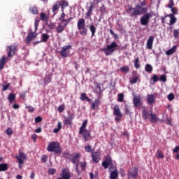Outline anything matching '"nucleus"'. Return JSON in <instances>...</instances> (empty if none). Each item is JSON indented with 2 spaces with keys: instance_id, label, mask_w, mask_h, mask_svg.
<instances>
[{
  "instance_id": "55",
  "label": "nucleus",
  "mask_w": 179,
  "mask_h": 179,
  "mask_svg": "<svg viewBox=\"0 0 179 179\" xmlns=\"http://www.w3.org/2000/svg\"><path fill=\"white\" fill-rule=\"evenodd\" d=\"M178 36H179V29H174L173 30V37H175V38H178Z\"/></svg>"
},
{
  "instance_id": "2",
  "label": "nucleus",
  "mask_w": 179,
  "mask_h": 179,
  "mask_svg": "<svg viewBox=\"0 0 179 179\" xmlns=\"http://www.w3.org/2000/svg\"><path fill=\"white\" fill-rule=\"evenodd\" d=\"M46 149L48 152H54L55 155H59L62 153V148H61L59 143L56 141H52L49 143Z\"/></svg>"
},
{
  "instance_id": "13",
  "label": "nucleus",
  "mask_w": 179,
  "mask_h": 179,
  "mask_svg": "<svg viewBox=\"0 0 179 179\" xmlns=\"http://www.w3.org/2000/svg\"><path fill=\"white\" fill-rule=\"evenodd\" d=\"M80 135H82L84 141L87 142L90 138H92V134H90V130H84L82 133H78Z\"/></svg>"
},
{
  "instance_id": "40",
  "label": "nucleus",
  "mask_w": 179,
  "mask_h": 179,
  "mask_svg": "<svg viewBox=\"0 0 179 179\" xmlns=\"http://www.w3.org/2000/svg\"><path fill=\"white\" fill-rule=\"evenodd\" d=\"M41 16V20H43V22H48V16L45 13H41L40 14Z\"/></svg>"
},
{
  "instance_id": "11",
  "label": "nucleus",
  "mask_w": 179,
  "mask_h": 179,
  "mask_svg": "<svg viewBox=\"0 0 179 179\" xmlns=\"http://www.w3.org/2000/svg\"><path fill=\"white\" fill-rule=\"evenodd\" d=\"M133 104L136 108H138V107H141L142 106V99H141L140 95H135L133 97Z\"/></svg>"
},
{
  "instance_id": "44",
  "label": "nucleus",
  "mask_w": 179,
  "mask_h": 179,
  "mask_svg": "<svg viewBox=\"0 0 179 179\" xmlns=\"http://www.w3.org/2000/svg\"><path fill=\"white\" fill-rule=\"evenodd\" d=\"M158 80L159 77L156 74H154L152 77L150 78V82H152V85H155V83H156V82H158Z\"/></svg>"
},
{
  "instance_id": "26",
  "label": "nucleus",
  "mask_w": 179,
  "mask_h": 179,
  "mask_svg": "<svg viewBox=\"0 0 179 179\" xmlns=\"http://www.w3.org/2000/svg\"><path fill=\"white\" fill-rule=\"evenodd\" d=\"M155 100H156V97L153 94H148L147 96V101L149 104H153L155 103Z\"/></svg>"
},
{
  "instance_id": "37",
  "label": "nucleus",
  "mask_w": 179,
  "mask_h": 179,
  "mask_svg": "<svg viewBox=\"0 0 179 179\" xmlns=\"http://www.w3.org/2000/svg\"><path fill=\"white\" fill-rule=\"evenodd\" d=\"M59 8H61V6L59 4V1H57L54 5L53 7L52 8V10L53 12V13H55L56 10H58Z\"/></svg>"
},
{
  "instance_id": "18",
  "label": "nucleus",
  "mask_w": 179,
  "mask_h": 179,
  "mask_svg": "<svg viewBox=\"0 0 179 179\" xmlns=\"http://www.w3.org/2000/svg\"><path fill=\"white\" fill-rule=\"evenodd\" d=\"M79 157H80V154L76 153L75 155H72L70 162H72V163H73L74 164H78Z\"/></svg>"
},
{
  "instance_id": "9",
  "label": "nucleus",
  "mask_w": 179,
  "mask_h": 179,
  "mask_svg": "<svg viewBox=\"0 0 179 179\" xmlns=\"http://www.w3.org/2000/svg\"><path fill=\"white\" fill-rule=\"evenodd\" d=\"M113 115H116L117 117H115V120L117 122H120L121 121V118L122 117V113H121V110H120V106L118 105H115L113 108Z\"/></svg>"
},
{
  "instance_id": "48",
  "label": "nucleus",
  "mask_w": 179,
  "mask_h": 179,
  "mask_svg": "<svg viewBox=\"0 0 179 179\" xmlns=\"http://www.w3.org/2000/svg\"><path fill=\"white\" fill-rule=\"evenodd\" d=\"M124 113H125L126 115H132V112H131V110H129V108L128 107L127 105L125 106Z\"/></svg>"
},
{
  "instance_id": "3",
  "label": "nucleus",
  "mask_w": 179,
  "mask_h": 179,
  "mask_svg": "<svg viewBox=\"0 0 179 179\" xmlns=\"http://www.w3.org/2000/svg\"><path fill=\"white\" fill-rule=\"evenodd\" d=\"M77 29L80 31L81 36H87V28H86V20L80 18L77 22Z\"/></svg>"
},
{
  "instance_id": "32",
  "label": "nucleus",
  "mask_w": 179,
  "mask_h": 179,
  "mask_svg": "<svg viewBox=\"0 0 179 179\" xmlns=\"http://www.w3.org/2000/svg\"><path fill=\"white\" fill-rule=\"evenodd\" d=\"M150 122H152V124L157 122V117L156 116V114L150 113Z\"/></svg>"
},
{
  "instance_id": "53",
  "label": "nucleus",
  "mask_w": 179,
  "mask_h": 179,
  "mask_svg": "<svg viewBox=\"0 0 179 179\" xmlns=\"http://www.w3.org/2000/svg\"><path fill=\"white\" fill-rule=\"evenodd\" d=\"M110 163L107 162V160H105L102 162V166L103 167H104V169H108V166H110Z\"/></svg>"
},
{
  "instance_id": "31",
  "label": "nucleus",
  "mask_w": 179,
  "mask_h": 179,
  "mask_svg": "<svg viewBox=\"0 0 179 179\" xmlns=\"http://www.w3.org/2000/svg\"><path fill=\"white\" fill-rule=\"evenodd\" d=\"M109 177H110V179H117L118 171H117L116 170L111 171Z\"/></svg>"
},
{
  "instance_id": "6",
  "label": "nucleus",
  "mask_w": 179,
  "mask_h": 179,
  "mask_svg": "<svg viewBox=\"0 0 179 179\" xmlns=\"http://www.w3.org/2000/svg\"><path fill=\"white\" fill-rule=\"evenodd\" d=\"M153 15L150 13H145L140 19V23L141 26H148L149 24V22L150 21L151 17H152Z\"/></svg>"
},
{
  "instance_id": "14",
  "label": "nucleus",
  "mask_w": 179,
  "mask_h": 179,
  "mask_svg": "<svg viewBox=\"0 0 179 179\" xmlns=\"http://www.w3.org/2000/svg\"><path fill=\"white\" fill-rule=\"evenodd\" d=\"M62 179H70L71 178V172L69 169H63L62 170L61 178Z\"/></svg>"
},
{
  "instance_id": "38",
  "label": "nucleus",
  "mask_w": 179,
  "mask_h": 179,
  "mask_svg": "<svg viewBox=\"0 0 179 179\" xmlns=\"http://www.w3.org/2000/svg\"><path fill=\"white\" fill-rule=\"evenodd\" d=\"M65 25H62L61 24H59V26L56 28L57 32V33H62L64 30H65Z\"/></svg>"
},
{
  "instance_id": "4",
  "label": "nucleus",
  "mask_w": 179,
  "mask_h": 179,
  "mask_svg": "<svg viewBox=\"0 0 179 179\" xmlns=\"http://www.w3.org/2000/svg\"><path fill=\"white\" fill-rule=\"evenodd\" d=\"M118 47V44H117L116 42H112L110 45H108L106 48L103 49V51L106 55V57H108V55H111L114 51H117V48Z\"/></svg>"
},
{
  "instance_id": "33",
  "label": "nucleus",
  "mask_w": 179,
  "mask_h": 179,
  "mask_svg": "<svg viewBox=\"0 0 179 179\" xmlns=\"http://www.w3.org/2000/svg\"><path fill=\"white\" fill-rule=\"evenodd\" d=\"M62 129V123L61 122H58L57 123V128H55L53 129V134H58L59 131Z\"/></svg>"
},
{
  "instance_id": "28",
  "label": "nucleus",
  "mask_w": 179,
  "mask_h": 179,
  "mask_svg": "<svg viewBox=\"0 0 179 179\" xmlns=\"http://www.w3.org/2000/svg\"><path fill=\"white\" fill-rule=\"evenodd\" d=\"M177 50V45H174L171 48V49L168 50L166 52V54L167 55H173V54H174L176 52V51Z\"/></svg>"
},
{
  "instance_id": "22",
  "label": "nucleus",
  "mask_w": 179,
  "mask_h": 179,
  "mask_svg": "<svg viewBox=\"0 0 179 179\" xmlns=\"http://www.w3.org/2000/svg\"><path fill=\"white\" fill-rule=\"evenodd\" d=\"M7 59H8V57L5 56H2L1 58L0 59V71H2V69H3V67L5 66V64Z\"/></svg>"
},
{
  "instance_id": "50",
  "label": "nucleus",
  "mask_w": 179,
  "mask_h": 179,
  "mask_svg": "<svg viewBox=\"0 0 179 179\" xmlns=\"http://www.w3.org/2000/svg\"><path fill=\"white\" fill-rule=\"evenodd\" d=\"M171 10L172 12L171 15H173V16H174L175 15H178V8H177L176 7L171 8Z\"/></svg>"
},
{
  "instance_id": "27",
  "label": "nucleus",
  "mask_w": 179,
  "mask_h": 179,
  "mask_svg": "<svg viewBox=\"0 0 179 179\" xmlns=\"http://www.w3.org/2000/svg\"><path fill=\"white\" fill-rule=\"evenodd\" d=\"M80 100H81V101H85V100L88 103H90V98H89V96H87L86 93H82L81 94L80 97Z\"/></svg>"
},
{
  "instance_id": "10",
  "label": "nucleus",
  "mask_w": 179,
  "mask_h": 179,
  "mask_svg": "<svg viewBox=\"0 0 179 179\" xmlns=\"http://www.w3.org/2000/svg\"><path fill=\"white\" fill-rule=\"evenodd\" d=\"M138 167L135 166L129 169L127 176L129 178L135 179V178H138Z\"/></svg>"
},
{
  "instance_id": "42",
  "label": "nucleus",
  "mask_w": 179,
  "mask_h": 179,
  "mask_svg": "<svg viewBox=\"0 0 179 179\" xmlns=\"http://www.w3.org/2000/svg\"><path fill=\"white\" fill-rule=\"evenodd\" d=\"M138 80L141 82V80H139V77L134 76L132 78H130L129 82L130 83H131V85H135V83H137Z\"/></svg>"
},
{
  "instance_id": "39",
  "label": "nucleus",
  "mask_w": 179,
  "mask_h": 179,
  "mask_svg": "<svg viewBox=\"0 0 179 179\" xmlns=\"http://www.w3.org/2000/svg\"><path fill=\"white\" fill-rule=\"evenodd\" d=\"M41 37L43 43H47V41H48V40L50 39V35H48V34H43Z\"/></svg>"
},
{
  "instance_id": "36",
  "label": "nucleus",
  "mask_w": 179,
  "mask_h": 179,
  "mask_svg": "<svg viewBox=\"0 0 179 179\" xmlns=\"http://www.w3.org/2000/svg\"><path fill=\"white\" fill-rule=\"evenodd\" d=\"M73 155H71L69 152H64L62 154V157H64L65 159H67V160H69V162H71Z\"/></svg>"
},
{
  "instance_id": "1",
  "label": "nucleus",
  "mask_w": 179,
  "mask_h": 179,
  "mask_svg": "<svg viewBox=\"0 0 179 179\" xmlns=\"http://www.w3.org/2000/svg\"><path fill=\"white\" fill-rule=\"evenodd\" d=\"M142 6H146V3L145 1H141L140 6L137 5L136 8L129 6L127 9V12L131 17H135V19H136L138 16H141V15H143V13L148 12V7Z\"/></svg>"
},
{
  "instance_id": "49",
  "label": "nucleus",
  "mask_w": 179,
  "mask_h": 179,
  "mask_svg": "<svg viewBox=\"0 0 179 179\" xmlns=\"http://www.w3.org/2000/svg\"><path fill=\"white\" fill-rule=\"evenodd\" d=\"M72 19H73V17H70V18H69V19H65V18H63L62 20V22H66V23H64V26L66 27L67 26H68V24H69V22H71V20H72Z\"/></svg>"
},
{
  "instance_id": "52",
  "label": "nucleus",
  "mask_w": 179,
  "mask_h": 179,
  "mask_svg": "<svg viewBox=\"0 0 179 179\" xmlns=\"http://www.w3.org/2000/svg\"><path fill=\"white\" fill-rule=\"evenodd\" d=\"M167 99H168V100H169V101H173V100L174 99H176V96L174 95V94L170 93V94L167 96Z\"/></svg>"
},
{
  "instance_id": "45",
  "label": "nucleus",
  "mask_w": 179,
  "mask_h": 179,
  "mask_svg": "<svg viewBox=\"0 0 179 179\" xmlns=\"http://www.w3.org/2000/svg\"><path fill=\"white\" fill-rule=\"evenodd\" d=\"M134 66L136 69H139V68H141V64H139V57L135 59Z\"/></svg>"
},
{
  "instance_id": "41",
  "label": "nucleus",
  "mask_w": 179,
  "mask_h": 179,
  "mask_svg": "<svg viewBox=\"0 0 179 179\" xmlns=\"http://www.w3.org/2000/svg\"><path fill=\"white\" fill-rule=\"evenodd\" d=\"M29 12L33 15H37V13H38V8L36 6L31 7L29 8Z\"/></svg>"
},
{
  "instance_id": "35",
  "label": "nucleus",
  "mask_w": 179,
  "mask_h": 179,
  "mask_svg": "<svg viewBox=\"0 0 179 179\" xmlns=\"http://www.w3.org/2000/svg\"><path fill=\"white\" fill-rule=\"evenodd\" d=\"M145 71L148 73H152V71H153V66L149 64H147L145 66Z\"/></svg>"
},
{
  "instance_id": "16",
  "label": "nucleus",
  "mask_w": 179,
  "mask_h": 179,
  "mask_svg": "<svg viewBox=\"0 0 179 179\" xmlns=\"http://www.w3.org/2000/svg\"><path fill=\"white\" fill-rule=\"evenodd\" d=\"M153 41H155V37L152 36H150L146 44L148 50H152V48H153Z\"/></svg>"
},
{
  "instance_id": "60",
  "label": "nucleus",
  "mask_w": 179,
  "mask_h": 179,
  "mask_svg": "<svg viewBox=\"0 0 179 179\" xmlns=\"http://www.w3.org/2000/svg\"><path fill=\"white\" fill-rule=\"evenodd\" d=\"M64 110H65V106L64 105H60L57 108V110L59 111V113H62L64 111Z\"/></svg>"
},
{
  "instance_id": "7",
  "label": "nucleus",
  "mask_w": 179,
  "mask_h": 179,
  "mask_svg": "<svg viewBox=\"0 0 179 179\" xmlns=\"http://www.w3.org/2000/svg\"><path fill=\"white\" fill-rule=\"evenodd\" d=\"M15 159L17 160L20 169H22L24 163V160H27V155L22 152L20 150H19V155L15 156Z\"/></svg>"
},
{
  "instance_id": "57",
  "label": "nucleus",
  "mask_w": 179,
  "mask_h": 179,
  "mask_svg": "<svg viewBox=\"0 0 179 179\" xmlns=\"http://www.w3.org/2000/svg\"><path fill=\"white\" fill-rule=\"evenodd\" d=\"M159 80H161V82H167V77H166V75H162L159 77Z\"/></svg>"
},
{
  "instance_id": "54",
  "label": "nucleus",
  "mask_w": 179,
  "mask_h": 179,
  "mask_svg": "<svg viewBox=\"0 0 179 179\" xmlns=\"http://www.w3.org/2000/svg\"><path fill=\"white\" fill-rule=\"evenodd\" d=\"M84 149L85 150V152H92V150H93V149L92 148V145H88L84 147Z\"/></svg>"
},
{
  "instance_id": "62",
  "label": "nucleus",
  "mask_w": 179,
  "mask_h": 179,
  "mask_svg": "<svg viewBox=\"0 0 179 179\" xmlns=\"http://www.w3.org/2000/svg\"><path fill=\"white\" fill-rule=\"evenodd\" d=\"M43 121V117L41 116H38L35 118V122L38 123Z\"/></svg>"
},
{
  "instance_id": "51",
  "label": "nucleus",
  "mask_w": 179,
  "mask_h": 179,
  "mask_svg": "<svg viewBox=\"0 0 179 179\" xmlns=\"http://www.w3.org/2000/svg\"><path fill=\"white\" fill-rule=\"evenodd\" d=\"M117 101H119V103H122V101H124V94H118Z\"/></svg>"
},
{
  "instance_id": "19",
  "label": "nucleus",
  "mask_w": 179,
  "mask_h": 179,
  "mask_svg": "<svg viewBox=\"0 0 179 179\" xmlns=\"http://www.w3.org/2000/svg\"><path fill=\"white\" fill-rule=\"evenodd\" d=\"M51 79H52V73H49L48 74H46L44 78V84L48 85V83H51Z\"/></svg>"
},
{
  "instance_id": "43",
  "label": "nucleus",
  "mask_w": 179,
  "mask_h": 179,
  "mask_svg": "<svg viewBox=\"0 0 179 179\" xmlns=\"http://www.w3.org/2000/svg\"><path fill=\"white\" fill-rule=\"evenodd\" d=\"M9 167L8 164H0V171H6Z\"/></svg>"
},
{
  "instance_id": "8",
  "label": "nucleus",
  "mask_w": 179,
  "mask_h": 179,
  "mask_svg": "<svg viewBox=\"0 0 179 179\" xmlns=\"http://www.w3.org/2000/svg\"><path fill=\"white\" fill-rule=\"evenodd\" d=\"M71 48H72L71 45H65L62 48V50L59 52L61 57H62V58L69 57V54H71Z\"/></svg>"
},
{
  "instance_id": "58",
  "label": "nucleus",
  "mask_w": 179,
  "mask_h": 179,
  "mask_svg": "<svg viewBox=\"0 0 179 179\" xmlns=\"http://www.w3.org/2000/svg\"><path fill=\"white\" fill-rule=\"evenodd\" d=\"M6 133L7 134V135H8L9 136H10V135H13V130H12V129L10 128H8L6 130Z\"/></svg>"
},
{
  "instance_id": "61",
  "label": "nucleus",
  "mask_w": 179,
  "mask_h": 179,
  "mask_svg": "<svg viewBox=\"0 0 179 179\" xmlns=\"http://www.w3.org/2000/svg\"><path fill=\"white\" fill-rule=\"evenodd\" d=\"M57 173V170L55 169H50L48 170V174H50V176H54Z\"/></svg>"
},
{
  "instance_id": "63",
  "label": "nucleus",
  "mask_w": 179,
  "mask_h": 179,
  "mask_svg": "<svg viewBox=\"0 0 179 179\" xmlns=\"http://www.w3.org/2000/svg\"><path fill=\"white\" fill-rule=\"evenodd\" d=\"M170 3L168 5V8H170V9L174 8V1L173 0L169 1Z\"/></svg>"
},
{
  "instance_id": "29",
  "label": "nucleus",
  "mask_w": 179,
  "mask_h": 179,
  "mask_svg": "<svg viewBox=\"0 0 179 179\" xmlns=\"http://www.w3.org/2000/svg\"><path fill=\"white\" fill-rule=\"evenodd\" d=\"M59 3L62 8V12H64L65 8H66L69 5L68 1H59Z\"/></svg>"
},
{
  "instance_id": "24",
  "label": "nucleus",
  "mask_w": 179,
  "mask_h": 179,
  "mask_svg": "<svg viewBox=\"0 0 179 179\" xmlns=\"http://www.w3.org/2000/svg\"><path fill=\"white\" fill-rule=\"evenodd\" d=\"M168 17H170V21H169V25L172 26V24H174L177 22V18L176 16L173 15V14H169Z\"/></svg>"
},
{
  "instance_id": "64",
  "label": "nucleus",
  "mask_w": 179,
  "mask_h": 179,
  "mask_svg": "<svg viewBox=\"0 0 179 179\" xmlns=\"http://www.w3.org/2000/svg\"><path fill=\"white\" fill-rule=\"evenodd\" d=\"M25 108H29L28 111L29 113H34V108L31 107V106H25Z\"/></svg>"
},
{
  "instance_id": "23",
  "label": "nucleus",
  "mask_w": 179,
  "mask_h": 179,
  "mask_svg": "<svg viewBox=\"0 0 179 179\" xmlns=\"http://www.w3.org/2000/svg\"><path fill=\"white\" fill-rule=\"evenodd\" d=\"M99 156H100V152H92V160L94 163H99Z\"/></svg>"
},
{
  "instance_id": "17",
  "label": "nucleus",
  "mask_w": 179,
  "mask_h": 179,
  "mask_svg": "<svg viewBox=\"0 0 179 179\" xmlns=\"http://www.w3.org/2000/svg\"><path fill=\"white\" fill-rule=\"evenodd\" d=\"M150 117V113L146 110L143 109L142 110V118L144 120V121H148V119Z\"/></svg>"
},
{
  "instance_id": "25",
  "label": "nucleus",
  "mask_w": 179,
  "mask_h": 179,
  "mask_svg": "<svg viewBox=\"0 0 179 179\" xmlns=\"http://www.w3.org/2000/svg\"><path fill=\"white\" fill-rule=\"evenodd\" d=\"M93 8H94L93 3H91L90 8L86 13V15H85L86 19H88V17H90V16H92V13H93Z\"/></svg>"
},
{
  "instance_id": "47",
  "label": "nucleus",
  "mask_w": 179,
  "mask_h": 179,
  "mask_svg": "<svg viewBox=\"0 0 179 179\" xmlns=\"http://www.w3.org/2000/svg\"><path fill=\"white\" fill-rule=\"evenodd\" d=\"M157 157L158 159H164V155H163V152L160 150L157 151Z\"/></svg>"
},
{
  "instance_id": "15",
  "label": "nucleus",
  "mask_w": 179,
  "mask_h": 179,
  "mask_svg": "<svg viewBox=\"0 0 179 179\" xmlns=\"http://www.w3.org/2000/svg\"><path fill=\"white\" fill-rule=\"evenodd\" d=\"M75 118V115L71 114L68 117H65L64 124V125H72V120Z\"/></svg>"
},
{
  "instance_id": "21",
  "label": "nucleus",
  "mask_w": 179,
  "mask_h": 179,
  "mask_svg": "<svg viewBox=\"0 0 179 179\" xmlns=\"http://www.w3.org/2000/svg\"><path fill=\"white\" fill-rule=\"evenodd\" d=\"M100 106V97H99L97 99H95L94 102L91 104V108L92 110H96V107H99Z\"/></svg>"
},
{
  "instance_id": "34",
  "label": "nucleus",
  "mask_w": 179,
  "mask_h": 179,
  "mask_svg": "<svg viewBox=\"0 0 179 179\" xmlns=\"http://www.w3.org/2000/svg\"><path fill=\"white\" fill-rule=\"evenodd\" d=\"M89 29H90V31H91L92 33V37H94V35L96 34V27L93 24H90Z\"/></svg>"
},
{
  "instance_id": "12",
  "label": "nucleus",
  "mask_w": 179,
  "mask_h": 179,
  "mask_svg": "<svg viewBox=\"0 0 179 179\" xmlns=\"http://www.w3.org/2000/svg\"><path fill=\"white\" fill-rule=\"evenodd\" d=\"M36 37H37V34H36V32H29L26 37L25 43L27 44H29V43H31V41L34 38H36Z\"/></svg>"
},
{
  "instance_id": "30",
  "label": "nucleus",
  "mask_w": 179,
  "mask_h": 179,
  "mask_svg": "<svg viewBox=\"0 0 179 179\" xmlns=\"http://www.w3.org/2000/svg\"><path fill=\"white\" fill-rule=\"evenodd\" d=\"M8 100L9 103H13L16 100V94L13 93H10L8 96Z\"/></svg>"
},
{
  "instance_id": "59",
  "label": "nucleus",
  "mask_w": 179,
  "mask_h": 179,
  "mask_svg": "<svg viewBox=\"0 0 179 179\" xmlns=\"http://www.w3.org/2000/svg\"><path fill=\"white\" fill-rule=\"evenodd\" d=\"M41 160L43 163H47V160H48V157L47 155H43L41 158Z\"/></svg>"
},
{
  "instance_id": "46",
  "label": "nucleus",
  "mask_w": 179,
  "mask_h": 179,
  "mask_svg": "<svg viewBox=\"0 0 179 179\" xmlns=\"http://www.w3.org/2000/svg\"><path fill=\"white\" fill-rule=\"evenodd\" d=\"M121 72H124V73H128L129 72V66H125L120 68Z\"/></svg>"
},
{
  "instance_id": "5",
  "label": "nucleus",
  "mask_w": 179,
  "mask_h": 179,
  "mask_svg": "<svg viewBox=\"0 0 179 179\" xmlns=\"http://www.w3.org/2000/svg\"><path fill=\"white\" fill-rule=\"evenodd\" d=\"M7 50V58H12V57L15 56L16 55V52H17V45H10L7 46L6 48Z\"/></svg>"
},
{
  "instance_id": "56",
  "label": "nucleus",
  "mask_w": 179,
  "mask_h": 179,
  "mask_svg": "<svg viewBox=\"0 0 179 179\" xmlns=\"http://www.w3.org/2000/svg\"><path fill=\"white\" fill-rule=\"evenodd\" d=\"M87 166V164L86 163V162H80L81 170H86Z\"/></svg>"
},
{
  "instance_id": "20",
  "label": "nucleus",
  "mask_w": 179,
  "mask_h": 179,
  "mask_svg": "<svg viewBox=\"0 0 179 179\" xmlns=\"http://www.w3.org/2000/svg\"><path fill=\"white\" fill-rule=\"evenodd\" d=\"M87 120H85L83 121L81 127L79 129V131L78 134H82V132H83V131H87V129H86V127H87Z\"/></svg>"
}]
</instances>
